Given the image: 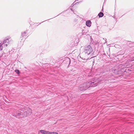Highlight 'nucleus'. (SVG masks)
<instances>
[{
	"mask_svg": "<svg viewBox=\"0 0 134 134\" xmlns=\"http://www.w3.org/2000/svg\"><path fill=\"white\" fill-rule=\"evenodd\" d=\"M15 71L18 74H19V71L18 70H15Z\"/></svg>",
	"mask_w": 134,
	"mask_h": 134,
	"instance_id": "f8f14e48",
	"label": "nucleus"
},
{
	"mask_svg": "<svg viewBox=\"0 0 134 134\" xmlns=\"http://www.w3.org/2000/svg\"><path fill=\"white\" fill-rule=\"evenodd\" d=\"M104 40H106V38H104Z\"/></svg>",
	"mask_w": 134,
	"mask_h": 134,
	"instance_id": "dca6fc26",
	"label": "nucleus"
},
{
	"mask_svg": "<svg viewBox=\"0 0 134 134\" xmlns=\"http://www.w3.org/2000/svg\"><path fill=\"white\" fill-rule=\"evenodd\" d=\"M26 34V32H24L23 33H22L21 36H22V37H23L24 36H25V35Z\"/></svg>",
	"mask_w": 134,
	"mask_h": 134,
	"instance_id": "9d476101",
	"label": "nucleus"
},
{
	"mask_svg": "<svg viewBox=\"0 0 134 134\" xmlns=\"http://www.w3.org/2000/svg\"><path fill=\"white\" fill-rule=\"evenodd\" d=\"M78 0H76V1H78Z\"/></svg>",
	"mask_w": 134,
	"mask_h": 134,
	"instance_id": "f3484780",
	"label": "nucleus"
},
{
	"mask_svg": "<svg viewBox=\"0 0 134 134\" xmlns=\"http://www.w3.org/2000/svg\"><path fill=\"white\" fill-rule=\"evenodd\" d=\"M12 41V40L10 37H6L3 42H1L3 43V45L4 44V47H7L9 44V42Z\"/></svg>",
	"mask_w": 134,
	"mask_h": 134,
	"instance_id": "20e7f679",
	"label": "nucleus"
},
{
	"mask_svg": "<svg viewBox=\"0 0 134 134\" xmlns=\"http://www.w3.org/2000/svg\"><path fill=\"white\" fill-rule=\"evenodd\" d=\"M88 58L87 57V58H85L84 59H88Z\"/></svg>",
	"mask_w": 134,
	"mask_h": 134,
	"instance_id": "4468645a",
	"label": "nucleus"
},
{
	"mask_svg": "<svg viewBox=\"0 0 134 134\" xmlns=\"http://www.w3.org/2000/svg\"><path fill=\"white\" fill-rule=\"evenodd\" d=\"M99 79H94L90 82L85 83L80 85L79 89L81 91H85L88 88L90 87H93L97 86L100 83Z\"/></svg>",
	"mask_w": 134,
	"mask_h": 134,
	"instance_id": "f03ea898",
	"label": "nucleus"
},
{
	"mask_svg": "<svg viewBox=\"0 0 134 134\" xmlns=\"http://www.w3.org/2000/svg\"><path fill=\"white\" fill-rule=\"evenodd\" d=\"M40 132L43 134H49V131H47L44 130H40Z\"/></svg>",
	"mask_w": 134,
	"mask_h": 134,
	"instance_id": "39448f33",
	"label": "nucleus"
},
{
	"mask_svg": "<svg viewBox=\"0 0 134 134\" xmlns=\"http://www.w3.org/2000/svg\"><path fill=\"white\" fill-rule=\"evenodd\" d=\"M3 43L1 42L0 43V51H2L3 49Z\"/></svg>",
	"mask_w": 134,
	"mask_h": 134,
	"instance_id": "6e6552de",
	"label": "nucleus"
},
{
	"mask_svg": "<svg viewBox=\"0 0 134 134\" xmlns=\"http://www.w3.org/2000/svg\"><path fill=\"white\" fill-rule=\"evenodd\" d=\"M116 70V69H114V70H113V72H115V71Z\"/></svg>",
	"mask_w": 134,
	"mask_h": 134,
	"instance_id": "ddd939ff",
	"label": "nucleus"
},
{
	"mask_svg": "<svg viewBox=\"0 0 134 134\" xmlns=\"http://www.w3.org/2000/svg\"><path fill=\"white\" fill-rule=\"evenodd\" d=\"M21 111L16 110L14 111L12 113V115L18 118H21L25 116L30 115L32 113V110L29 107L26 108H23L21 110L20 109Z\"/></svg>",
	"mask_w": 134,
	"mask_h": 134,
	"instance_id": "f257e3e1",
	"label": "nucleus"
},
{
	"mask_svg": "<svg viewBox=\"0 0 134 134\" xmlns=\"http://www.w3.org/2000/svg\"><path fill=\"white\" fill-rule=\"evenodd\" d=\"M93 49L92 46L90 45H86L84 47V53L85 54L86 56H87L93 51Z\"/></svg>",
	"mask_w": 134,
	"mask_h": 134,
	"instance_id": "7ed1b4c3",
	"label": "nucleus"
},
{
	"mask_svg": "<svg viewBox=\"0 0 134 134\" xmlns=\"http://www.w3.org/2000/svg\"><path fill=\"white\" fill-rule=\"evenodd\" d=\"M58 133L56 132H49V134H58Z\"/></svg>",
	"mask_w": 134,
	"mask_h": 134,
	"instance_id": "1a4fd4ad",
	"label": "nucleus"
},
{
	"mask_svg": "<svg viewBox=\"0 0 134 134\" xmlns=\"http://www.w3.org/2000/svg\"><path fill=\"white\" fill-rule=\"evenodd\" d=\"M104 15V14L103 13L100 12L98 14V16L99 18L103 17Z\"/></svg>",
	"mask_w": 134,
	"mask_h": 134,
	"instance_id": "0eeeda50",
	"label": "nucleus"
},
{
	"mask_svg": "<svg viewBox=\"0 0 134 134\" xmlns=\"http://www.w3.org/2000/svg\"><path fill=\"white\" fill-rule=\"evenodd\" d=\"M91 23L90 21L88 20L86 22V25L88 27H90L91 26Z\"/></svg>",
	"mask_w": 134,
	"mask_h": 134,
	"instance_id": "423d86ee",
	"label": "nucleus"
},
{
	"mask_svg": "<svg viewBox=\"0 0 134 134\" xmlns=\"http://www.w3.org/2000/svg\"><path fill=\"white\" fill-rule=\"evenodd\" d=\"M102 11H103V8L102 9Z\"/></svg>",
	"mask_w": 134,
	"mask_h": 134,
	"instance_id": "2eb2a0df",
	"label": "nucleus"
},
{
	"mask_svg": "<svg viewBox=\"0 0 134 134\" xmlns=\"http://www.w3.org/2000/svg\"><path fill=\"white\" fill-rule=\"evenodd\" d=\"M129 61H132L133 60H134V57L132 58H131L130 59H129Z\"/></svg>",
	"mask_w": 134,
	"mask_h": 134,
	"instance_id": "9b49d317",
	"label": "nucleus"
}]
</instances>
